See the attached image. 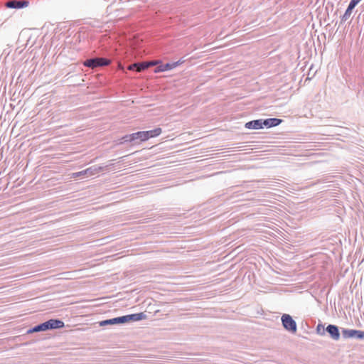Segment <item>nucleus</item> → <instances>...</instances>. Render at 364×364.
I'll use <instances>...</instances> for the list:
<instances>
[{"mask_svg": "<svg viewBox=\"0 0 364 364\" xmlns=\"http://www.w3.org/2000/svg\"><path fill=\"white\" fill-rule=\"evenodd\" d=\"M144 131H140L131 134L125 135L122 137L124 142H131L133 144H139L141 141H146Z\"/></svg>", "mask_w": 364, "mask_h": 364, "instance_id": "20e7f679", "label": "nucleus"}, {"mask_svg": "<svg viewBox=\"0 0 364 364\" xmlns=\"http://www.w3.org/2000/svg\"><path fill=\"white\" fill-rule=\"evenodd\" d=\"M64 326V322L60 319H50L29 329L27 333L40 332L51 329L60 328Z\"/></svg>", "mask_w": 364, "mask_h": 364, "instance_id": "f257e3e1", "label": "nucleus"}, {"mask_svg": "<svg viewBox=\"0 0 364 364\" xmlns=\"http://www.w3.org/2000/svg\"><path fill=\"white\" fill-rule=\"evenodd\" d=\"M161 129L159 127H157L154 129L149 130V131H144V133L146 134V139L148 140L150 138L158 136L161 134Z\"/></svg>", "mask_w": 364, "mask_h": 364, "instance_id": "4468645a", "label": "nucleus"}, {"mask_svg": "<svg viewBox=\"0 0 364 364\" xmlns=\"http://www.w3.org/2000/svg\"><path fill=\"white\" fill-rule=\"evenodd\" d=\"M29 1L26 0H11L6 3V6L9 9H22L27 7Z\"/></svg>", "mask_w": 364, "mask_h": 364, "instance_id": "0eeeda50", "label": "nucleus"}, {"mask_svg": "<svg viewBox=\"0 0 364 364\" xmlns=\"http://www.w3.org/2000/svg\"><path fill=\"white\" fill-rule=\"evenodd\" d=\"M326 331L333 341H338L340 339L341 333L337 326L328 324L326 328Z\"/></svg>", "mask_w": 364, "mask_h": 364, "instance_id": "6e6552de", "label": "nucleus"}, {"mask_svg": "<svg viewBox=\"0 0 364 364\" xmlns=\"http://www.w3.org/2000/svg\"><path fill=\"white\" fill-rule=\"evenodd\" d=\"M123 318L124 320V323L133 321H137L143 320L146 318V315L141 312L138 314H129L126 316H123Z\"/></svg>", "mask_w": 364, "mask_h": 364, "instance_id": "9d476101", "label": "nucleus"}, {"mask_svg": "<svg viewBox=\"0 0 364 364\" xmlns=\"http://www.w3.org/2000/svg\"><path fill=\"white\" fill-rule=\"evenodd\" d=\"M108 166H109V165L106 166H96V165L92 166H90L83 171L73 173L72 174V177L77 178L80 176H85V177L92 176H94V175L100 173V171H104L105 168Z\"/></svg>", "mask_w": 364, "mask_h": 364, "instance_id": "f03ea898", "label": "nucleus"}, {"mask_svg": "<svg viewBox=\"0 0 364 364\" xmlns=\"http://www.w3.org/2000/svg\"><path fill=\"white\" fill-rule=\"evenodd\" d=\"M282 119L277 118H268L262 119L263 127H266L268 128L277 127L279 125L282 123Z\"/></svg>", "mask_w": 364, "mask_h": 364, "instance_id": "f8f14e48", "label": "nucleus"}, {"mask_svg": "<svg viewBox=\"0 0 364 364\" xmlns=\"http://www.w3.org/2000/svg\"><path fill=\"white\" fill-rule=\"evenodd\" d=\"M282 322L284 328L290 333H295L297 331L296 321L289 314H283L282 316Z\"/></svg>", "mask_w": 364, "mask_h": 364, "instance_id": "39448f33", "label": "nucleus"}, {"mask_svg": "<svg viewBox=\"0 0 364 364\" xmlns=\"http://www.w3.org/2000/svg\"><path fill=\"white\" fill-rule=\"evenodd\" d=\"M111 63V60L105 58H93L87 59L83 65L86 67L91 68H96L98 67H103L109 65Z\"/></svg>", "mask_w": 364, "mask_h": 364, "instance_id": "7ed1b4c3", "label": "nucleus"}, {"mask_svg": "<svg viewBox=\"0 0 364 364\" xmlns=\"http://www.w3.org/2000/svg\"><path fill=\"white\" fill-rule=\"evenodd\" d=\"M124 320L122 316H119L110 319H107L102 321L99 323L100 326H105L107 325H115V324H120V323H124Z\"/></svg>", "mask_w": 364, "mask_h": 364, "instance_id": "1a4fd4ad", "label": "nucleus"}, {"mask_svg": "<svg viewBox=\"0 0 364 364\" xmlns=\"http://www.w3.org/2000/svg\"><path fill=\"white\" fill-rule=\"evenodd\" d=\"M341 334L344 339L356 338L359 340H364V331H363L342 328Z\"/></svg>", "mask_w": 364, "mask_h": 364, "instance_id": "423d86ee", "label": "nucleus"}, {"mask_svg": "<svg viewBox=\"0 0 364 364\" xmlns=\"http://www.w3.org/2000/svg\"><path fill=\"white\" fill-rule=\"evenodd\" d=\"M352 9H350V8H347V9L346 10L344 14L341 16V21L342 22H345L346 21H347L349 17L350 16L351 14H352Z\"/></svg>", "mask_w": 364, "mask_h": 364, "instance_id": "f3484780", "label": "nucleus"}, {"mask_svg": "<svg viewBox=\"0 0 364 364\" xmlns=\"http://www.w3.org/2000/svg\"><path fill=\"white\" fill-rule=\"evenodd\" d=\"M361 0H351L348 6L350 9H353Z\"/></svg>", "mask_w": 364, "mask_h": 364, "instance_id": "a211bd4d", "label": "nucleus"}, {"mask_svg": "<svg viewBox=\"0 0 364 364\" xmlns=\"http://www.w3.org/2000/svg\"><path fill=\"white\" fill-rule=\"evenodd\" d=\"M146 63H147L148 65H149V67L153 66V65H154L156 64V63H155V62H153V61L147 62Z\"/></svg>", "mask_w": 364, "mask_h": 364, "instance_id": "6ab92c4d", "label": "nucleus"}, {"mask_svg": "<svg viewBox=\"0 0 364 364\" xmlns=\"http://www.w3.org/2000/svg\"><path fill=\"white\" fill-rule=\"evenodd\" d=\"M179 64L178 62L173 63H166L158 68V71H166L176 68Z\"/></svg>", "mask_w": 364, "mask_h": 364, "instance_id": "2eb2a0df", "label": "nucleus"}, {"mask_svg": "<svg viewBox=\"0 0 364 364\" xmlns=\"http://www.w3.org/2000/svg\"><path fill=\"white\" fill-rule=\"evenodd\" d=\"M245 128L249 129H262V119L252 120L247 122L245 125Z\"/></svg>", "mask_w": 364, "mask_h": 364, "instance_id": "9b49d317", "label": "nucleus"}, {"mask_svg": "<svg viewBox=\"0 0 364 364\" xmlns=\"http://www.w3.org/2000/svg\"><path fill=\"white\" fill-rule=\"evenodd\" d=\"M149 68V65L146 63H136L129 65L128 69L130 70H136L141 72Z\"/></svg>", "mask_w": 364, "mask_h": 364, "instance_id": "ddd939ff", "label": "nucleus"}, {"mask_svg": "<svg viewBox=\"0 0 364 364\" xmlns=\"http://www.w3.org/2000/svg\"><path fill=\"white\" fill-rule=\"evenodd\" d=\"M316 331V333L320 336H324L326 332V328H324V326L321 323H319L317 325Z\"/></svg>", "mask_w": 364, "mask_h": 364, "instance_id": "dca6fc26", "label": "nucleus"}]
</instances>
